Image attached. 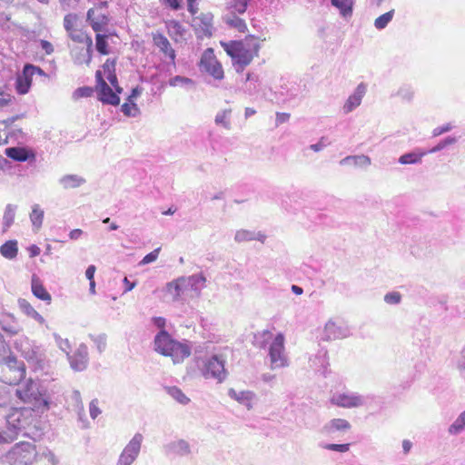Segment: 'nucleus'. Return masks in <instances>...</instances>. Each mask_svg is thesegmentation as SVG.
<instances>
[{"mask_svg": "<svg viewBox=\"0 0 465 465\" xmlns=\"http://www.w3.org/2000/svg\"><path fill=\"white\" fill-rule=\"evenodd\" d=\"M33 420L34 410L29 408H15L6 417L8 426L16 432L31 425Z\"/></svg>", "mask_w": 465, "mask_h": 465, "instance_id": "obj_12", "label": "nucleus"}, {"mask_svg": "<svg viewBox=\"0 0 465 465\" xmlns=\"http://www.w3.org/2000/svg\"><path fill=\"white\" fill-rule=\"evenodd\" d=\"M165 27L168 35L174 42H178L183 38L185 28L179 21L174 19L168 20L165 22Z\"/></svg>", "mask_w": 465, "mask_h": 465, "instance_id": "obj_21", "label": "nucleus"}, {"mask_svg": "<svg viewBox=\"0 0 465 465\" xmlns=\"http://www.w3.org/2000/svg\"><path fill=\"white\" fill-rule=\"evenodd\" d=\"M401 294L399 292H391L385 295L384 300L388 303L396 304L401 302Z\"/></svg>", "mask_w": 465, "mask_h": 465, "instance_id": "obj_48", "label": "nucleus"}, {"mask_svg": "<svg viewBox=\"0 0 465 465\" xmlns=\"http://www.w3.org/2000/svg\"><path fill=\"white\" fill-rule=\"evenodd\" d=\"M291 114L288 113H277L276 114V125H280L289 121Z\"/></svg>", "mask_w": 465, "mask_h": 465, "instance_id": "obj_53", "label": "nucleus"}, {"mask_svg": "<svg viewBox=\"0 0 465 465\" xmlns=\"http://www.w3.org/2000/svg\"><path fill=\"white\" fill-rule=\"evenodd\" d=\"M35 75H39L45 79L49 77L41 67L32 64H25L22 73L15 79V88L18 94L24 95L29 93Z\"/></svg>", "mask_w": 465, "mask_h": 465, "instance_id": "obj_8", "label": "nucleus"}, {"mask_svg": "<svg viewBox=\"0 0 465 465\" xmlns=\"http://www.w3.org/2000/svg\"><path fill=\"white\" fill-rule=\"evenodd\" d=\"M240 14H229L227 12L224 21L230 27L240 33H245L248 29L246 22L239 16Z\"/></svg>", "mask_w": 465, "mask_h": 465, "instance_id": "obj_24", "label": "nucleus"}, {"mask_svg": "<svg viewBox=\"0 0 465 465\" xmlns=\"http://www.w3.org/2000/svg\"><path fill=\"white\" fill-rule=\"evenodd\" d=\"M451 128H452V126H451L450 124H444L442 126H438L435 129H433L432 135L435 136V137L439 136V135H440V134H442L444 133L449 132L450 130H451Z\"/></svg>", "mask_w": 465, "mask_h": 465, "instance_id": "obj_51", "label": "nucleus"}, {"mask_svg": "<svg viewBox=\"0 0 465 465\" xmlns=\"http://www.w3.org/2000/svg\"><path fill=\"white\" fill-rule=\"evenodd\" d=\"M361 99L360 98V95H351L343 106L345 113L351 112L354 108L361 104Z\"/></svg>", "mask_w": 465, "mask_h": 465, "instance_id": "obj_39", "label": "nucleus"}, {"mask_svg": "<svg viewBox=\"0 0 465 465\" xmlns=\"http://www.w3.org/2000/svg\"><path fill=\"white\" fill-rule=\"evenodd\" d=\"M0 253L6 259H14L18 253L17 242L10 240L0 247Z\"/></svg>", "mask_w": 465, "mask_h": 465, "instance_id": "obj_26", "label": "nucleus"}, {"mask_svg": "<svg viewBox=\"0 0 465 465\" xmlns=\"http://www.w3.org/2000/svg\"><path fill=\"white\" fill-rule=\"evenodd\" d=\"M191 25L198 38L211 37L213 29V15L211 12L200 13L192 17Z\"/></svg>", "mask_w": 465, "mask_h": 465, "instance_id": "obj_13", "label": "nucleus"}, {"mask_svg": "<svg viewBox=\"0 0 465 465\" xmlns=\"http://www.w3.org/2000/svg\"><path fill=\"white\" fill-rule=\"evenodd\" d=\"M202 373L205 379H214L223 382L227 377L225 359L220 355H213L203 361Z\"/></svg>", "mask_w": 465, "mask_h": 465, "instance_id": "obj_9", "label": "nucleus"}, {"mask_svg": "<svg viewBox=\"0 0 465 465\" xmlns=\"http://www.w3.org/2000/svg\"><path fill=\"white\" fill-rule=\"evenodd\" d=\"M90 415L93 419H95L98 414L100 413V411L97 407V402L95 401H93L91 403H90Z\"/></svg>", "mask_w": 465, "mask_h": 465, "instance_id": "obj_56", "label": "nucleus"}, {"mask_svg": "<svg viewBox=\"0 0 465 465\" xmlns=\"http://www.w3.org/2000/svg\"><path fill=\"white\" fill-rule=\"evenodd\" d=\"M170 86L176 87L193 84V80L184 76L176 75L168 82Z\"/></svg>", "mask_w": 465, "mask_h": 465, "instance_id": "obj_41", "label": "nucleus"}, {"mask_svg": "<svg viewBox=\"0 0 465 465\" xmlns=\"http://www.w3.org/2000/svg\"><path fill=\"white\" fill-rule=\"evenodd\" d=\"M5 155L17 162L35 161V153L33 150L25 147H9L5 151Z\"/></svg>", "mask_w": 465, "mask_h": 465, "instance_id": "obj_18", "label": "nucleus"}, {"mask_svg": "<svg viewBox=\"0 0 465 465\" xmlns=\"http://www.w3.org/2000/svg\"><path fill=\"white\" fill-rule=\"evenodd\" d=\"M228 393L231 398L245 406L248 410H252L255 404V394L252 391H236L234 389H230Z\"/></svg>", "mask_w": 465, "mask_h": 465, "instance_id": "obj_19", "label": "nucleus"}, {"mask_svg": "<svg viewBox=\"0 0 465 465\" xmlns=\"http://www.w3.org/2000/svg\"><path fill=\"white\" fill-rule=\"evenodd\" d=\"M166 392L181 404H187L190 399L176 386L165 387Z\"/></svg>", "mask_w": 465, "mask_h": 465, "instance_id": "obj_30", "label": "nucleus"}, {"mask_svg": "<svg viewBox=\"0 0 465 465\" xmlns=\"http://www.w3.org/2000/svg\"><path fill=\"white\" fill-rule=\"evenodd\" d=\"M324 333L327 340L338 339L343 336L341 327L334 322H328L326 323Z\"/></svg>", "mask_w": 465, "mask_h": 465, "instance_id": "obj_28", "label": "nucleus"}, {"mask_svg": "<svg viewBox=\"0 0 465 465\" xmlns=\"http://www.w3.org/2000/svg\"><path fill=\"white\" fill-rule=\"evenodd\" d=\"M142 441V434H135L120 455L117 465H131L140 451Z\"/></svg>", "mask_w": 465, "mask_h": 465, "instance_id": "obj_15", "label": "nucleus"}, {"mask_svg": "<svg viewBox=\"0 0 465 465\" xmlns=\"http://www.w3.org/2000/svg\"><path fill=\"white\" fill-rule=\"evenodd\" d=\"M411 447H412V443L409 440H404L402 441V448H403L404 453H408L411 450Z\"/></svg>", "mask_w": 465, "mask_h": 465, "instance_id": "obj_63", "label": "nucleus"}, {"mask_svg": "<svg viewBox=\"0 0 465 465\" xmlns=\"http://www.w3.org/2000/svg\"><path fill=\"white\" fill-rule=\"evenodd\" d=\"M9 399L10 397L5 389L0 387V406H5L8 402Z\"/></svg>", "mask_w": 465, "mask_h": 465, "instance_id": "obj_55", "label": "nucleus"}, {"mask_svg": "<svg viewBox=\"0 0 465 465\" xmlns=\"http://www.w3.org/2000/svg\"><path fill=\"white\" fill-rule=\"evenodd\" d=\"M155 351L170 357L174 364L183 362L191 355L188 344L174 340L166 331H161L154 338Z\"/></svg>", "mask_w": 465, "mask_h": 465, "instance_id": "obj_3", "label": "nucleus"}, {"mask_svg": "<svg viewBox=\"0 0 465 465\" xmlns=\"http://www.w3.org/2000/svg\"><path fill=\"white\" fill-rule=\"evenodd\" d=\"M394 10L391 9L389 12L380 15L374 21V25L377 29L381 30L385 28L388 24L392 20Z\"/></svg>", "mask_w": 465, "mask_h": 465, "instance_id": "obj_34", "label": "nucleus"}, {"mask_svg": "<svg viewBox=\"0 0 465 465\" xmlns=\"http://www.w3.org/2000/svg\"><path fill=\"white\" fill-rule=\"evenodd\" d=\"M198 0H186L187 2V9L190 15L193 16L198 15L199 6L197 4Z\"/></svg>", "mask_w": 465, "mask_h": 465, "instance_id": "obj_49", "label": "nucleus"}, {"mask_svg": "<svg viewBox=\"0 0 465 465\" xmlns=\"http://www.w3.org/2000/svg\"><path fill=\"white\" fill-rule=\"evenodd\" d=\"M325 449L330 450L339 451V452H346L350 450V444L349 443H345V444L331 443V444H327L325 446Z\"/></svg>", "mask_w": 465, "mask_h": 465, "instance_id": "obj_47", "label": "nucleus"}, {"mask_svg": "<svg viewBox=\"0 0 465 465\" xmlns=\"http://www.w3.org/2000/svg\"><path fill=\"white\" fill-rule=\"evenodd\" d=\"M116 59L108 58L102 65L101 69L96 72H100L102 77L108 80L110 84L118 92L122 93L123 88L118 84V79L116 75Z\"/></svg>", "mask_w": 465, "mask_h": 465, "instance_id": "obj_17", "label": "nucleus"}, {"mask_svg": "<svg viewBox=\"0 0 465 465\" xmlns=\"http://www.w3.org/2000/svg\"><path fill=\"white\" fill-rule=\"evenodd\" d=\"M12 101V96L8 94H5L2 88H0V108L8 105Z\"/></svg>", "mask_w": 465, "mask_h": 465, "instance_id": "obj_52", "label": "nucleus"}, {"mask_svg": "<svg viewBox=\"0 0 465 465\" xmlns=\"http://www.w3.org/2000/svg\"><path fill=\"white\" fill-rule=\"evenodd\" d=\"M349 429H351V424L344 419H332L324 426V430L329 433L335 430H347Z\"/></svg>", "mask_w": 465, "mask_h": 465, "instance_id": "obj_27", "label": "nucleus"}, {"mask_svg": "<svg viewBox=\"0 0 465 465\" xmlns=\"http://www.w3.org/2000/svg\"><path fill=\"white\" fill-rule=\"evenodd\" d=\"M160 250H161V248H156L150 253L146 254L143 258V260L140 262V264L144 265V264H148V263H151V262L156 261L159 256Z\"/></svg>", "mask_w": 465, "mask_h": 465, "instance_id": "obj_44", "label": "nucleus"}, {"mask_svg": "<svg viewBox=\"0 0 465 465\" xmlns=\"http://www.w3.org/2000/svg\"><path fill=\"white\" fill-rule=\"evenodd\" d=\"M269 355L272 368L287 366V359L284 355V337L279 333L270 346Z\"/></svg>", "mask_w": 465, "mask_h": 465, "instance_id": "obj_14", "label": "nucleus"}, {"mask_svg": "<svg viewBox=\"0 0 465 465\" xmlns=\"http://www.w3.org/2000/svg\"><path fill=\"white\" fill-rule=\"evenodd\" d=\"M15 217V206L8 204L5 208L3 221H4V231L5 232L10 228V226L14 223Z\"/></svg>", "mask_w": 465, "mask_h": 465, "instance_id": "obj_32", "label": "nucleus"}, {"mask_svg": "<svg viewBox=\"0 0 465 465\" xmlns=\"http://www.w3.org/2000/svg\"><path fill=\"white\" fill-rule=\"evenodd\" d=\"M121 109L125 116H134L138 113L137 105L131 101L122 104Z\"/></svg>", "mask_w": 465, "mask_h": 465, "instance_id": "obj_40", "label": "nucleus"}, {"mask_svg": "<svg viewBox=\"0 0 465 465\" xmlns=\"http://www.w3.org/2000/svg\"><path fill=\"white\" fill-rule=\"evenodd\" d=\"M96 268L94 265H90L86 269L85 276L89 280V282L94 281V273H95Z\"/></svg>", "mask_w": 465, "mask_h": 465, "instance_id": "obj_58", "label": "nucleus"}, {"mask_svg": "<svg viewBox=\"0 0 465 465\" xmlns=\"http://www.w3.org/2000/svg\"><path fill=\"white\" fill-rule=\"evenodd\" d=\"M198 0H186L187 2V9L190 15L193 16L198 15L199 6L197 4Z\"/></svg>", "mask_w": 465, "mask_h": 465, "instance_id": "obj_50", "label": "nucleus"}, {"mask_svg": "<svg viewBox=\"0 0 465 465\" xmlns=\"http://www.w3.org/2000/svg\"><path fill=\"white\" fill-rule=\"evenodd\" d=\"M153 45L160 50V52L167 58L170 59L173 64H175L176 53L172 47L168 38L161 32L152 34Z\"/></svg>", "mask_w": 465, "mask_h": 465, "instance_id": "obj_16", "label": "nucleus"}, {"mask_svg": "<svg viewBox=\"0 0 465 465\" xmlns=\"http://www.w3.org/2000/svg\"><path fill=\"white\" fill-rule=\"evenodd\" d=\"M30 219L32 223L39 229L43 223L44 220V211L40 209L39 205L35 204L33 209L32 213H30Z\"/></svg>", "mask_w": 465, "mask_h": 465, "instance_id": "obj_33", "label": "nucleus"}, {"mask_svg": "<svg viewBox=\"0 0 465 465\" xmlns=\"http://www.w3.org/2000/svg\"><path fill=\"white\" fill-rule=\"evenodd\" d=\"M332 404L342 408H353L361 404V398L345 393L333 395L331 399Z\"/></svg>", "mask_w": 465, "mask_h": 465, "instance_id": "obj_20", "label": "nucleus"}, {"mask_svg": "<svg viewBox=\"0 0 465 465\" xmlns=\"http://www.w3.org/2000/svg\"><path fill=\"white\" fill-rule=\"evenodd\" d=\"M94 88L90 86H84L77 88L74 93V96L76 99L84 98V97H91L94 92Z\"/></svg>", "mask_w": 465, "mask_h": 465, "instance_id": "obj_42", "label": "nucleus"}, {"mask_svg": "<svg viewBox=\"0 0 465 465\" xmlns=\"http://www.w3.org/2000/svg\"><path fill=\"white\" fill-rule=\"evenodd\" d=\"M124 284L125 286V292H130L135 287V282H131L127 277L124 279Z\"/></svg>", "mask_w": 465, "mask_h": 465, "instance_id": "obj_61", "label": "nucleus"}, {"mask_svg": "<svg viewBox=\"0 0 465 465\" xmlns=\"http://www.w3.org/2000/svg\"><path fill=\"white\" fill-rule=\"evenodd\" d=\"M231 111H223L220 114H218L215 117V122L216 124H223L225 128H229L230 127V123H229V114H230Z\"/></svg>", "mask_w": 465, "mask_h": 465, "instance_id": "obj_43", "label": "nucleus"}, {"mask_svg": "<svg viewBox=\"0 0 465 465\" xmlns=\"http://www.w3.org/2000/svg\"><path fill=\"white\" fill-rule=\"evenodd\" d=\"M94 90L97 94L98 99L106 104L118 105L120 104V97L118 93L111 84L109 85L100 72H95V85Z\"/></svg>", "mask_w": 465, "mask_h": 465, "instance_id": "obj_11", "label": "nucleus"}, {"mask_svg": "<svg viewBox=\"0 0 465 465\" xmlns=\"http://www.w3.org/2000/svg\"><path fill=\"white\" fill-rule=\"evenodd\" d=\"M331 5L337 7L343 16H351L352 14V0H331Z\"/></svg>", "mask_w": 465, "mask_h": 465, "instance_id": "obj_29", "label": "nucleus"}, {"mask_svg": "<svg viewBox=\"0 0 465 465\" xmlns=\"http://www.w3.org/2000/svg\"><path fill=\"white\" fill-rule=\"evenodd\" d=\"M250 0H224V8L229 14H244Z\"/></svg>", "mask_w": 465, "mask_h": 465, "instance_id": "obj_22", "label": "nucleus"}, {"mask_svg": "<svg viewBox=\"0 0 465 465\" xmlns=\"http://www.w3.org/2000/svg\"><path fill=\"white\" fill-rule=\"evenodd\" d=\"M365 91H366V87L363 84H361L358 85L357 89H356V92H355V95H360V98L361 99L362 96L364 95L365 94Z\"/></svg>", "mask_w": 465, "mask_h": 465, "instance_id": "obj_62", "label": "nucleus"}, {"mask_svg": "<svg viewBox=\"0 0 465 465\" xmlns=\"http://www.w3.org/2000/svg\"><path fill=\"white\" fill-rule=\"evenodd\" d=\"M22 306L24 307L25 311L28 315H31L33 317H36L39 315L38 312L30 305V303L24 302Z\"/></svg>", "mask_w": 465, "mask_h": 465, "instance_id": "obj_57", "label": "nucleus"}, {"mask_svg": "<svg viewBox=\"0 0 465 465\" xmlns=\"http://www.w3.org/2000/svg\"><path fill=\"white\" fill-rule=\"evenodd\" d=\"M95 33V48L97 52L102 55L109 54L108 38L111 35L105 32H94Z\"/></svg>", "mask_w": 465, "mask_h": 465, "instance_id": "obj_25", "label": "nucleus"}, {"mask_svg": "<svg viewBox=\"0 0 465 465\" xmlns=\"http://www.w3.org/2000/svg\"><path fill=\"white\" fill-rule=\"evenodd\" d=\"M40 45L46 54H51L54 52L53 45L50 42L46 40H41Z\"/></svg>", "mask_w": 465, "mask_h": 465, "instance_id": "obj_54", "label": "nucleus"}, {"mask_svg": "<svg viewBox=\"0 0 465 465\" xmlns=\"http://www.w3.org/2000/svg\"><path fill=\"white\" fill-rule=\"evenodd\" d=\"M83 234V231L81 229H74L70 232L69 237L72 240L79 239Z\"/></svg>", "mask_w": 465, "mask_h": 465, "instance_id": "obj_59", "label": "nucleus"}, {"mask_svg": "<svg viewBox=\"0 0 465 465\" xmlns=\"http://www.w3.org/2000/svg\"><path fill=\"white\" fill-rule=\"evenodd\" d=\"M70 359V364L73 369L75 371H82L86 366V357L84 355L79 354H74L69 357Z\"/></svg>", "mask_w": 465, "mask_h": 465, "instance_id": "obj_37", "label": "nucleus"}, {"mask_svg": "<svg viewBox=\"0 0 465 465\" xmlns=\"http://www.w3.org/2000/svg\"><path fill=\"white\" fill-rule=\"evenodd\" d=\"M221 45L232 59V65L237 73H242L255 57L259 56L261 40L255 35H246L242 40L221 42Z\"/></svg>", "mask_w": 465, "mask_h": 465, "instance_id": "obj_1", "label": "nucleus"}, {"mask_svg": "<svg viewBox=\"0 0 465 465\" xmlns=\"http://www.w3.org/2000/svg\"><path fill=\"white\" fill-rule=\"evenodd\" d=\"M17 438V432L12 431L10 433L8 432H0V443L1 444H7L13 442Z\"/></svg>", "mask_w": 465, "mask_h": 465, "instance_id": "obj_45", "label": "nucleus"}, {"mask_svg": "<svg viewBox=\"0 0 465 465\" xmlns=\"http://www.w3.org/2000/svg\"><path fill=\"white\" fill-rule=\"evenodd\" d=\"M154 323L158 328L162 329L161 331H165L164 330V327H165V319L164 318H162V317L154 318Z\"/></svg>", "mask_w": 465, "mask_h": 465, "instance_id": "obj_60", "label": "nucleus"}, {"mask_svg": "<svg viewBox=\"0 0 465 465\" xmlns=\"http://www.w3.org/2000/svg\"><path fill=\"white\" fill-rule=\"evenodd\" d=\"M64 27L68 37L73 42L85 45L86 51L89 54L87 61L89 64L91 61V54L93 52V39L80 25L78 15L73 13L67 14L64 17Z\"/></svg>", "mask_w": 465, "mask_h": 465, "instance_id": "obj_5", "label": "nucleus"}, {"mask_svg": "<svg viewBox=\"0 0 465 465\" xmlns=\"http://www.w3.org/2000/svg\"><path fill=\"white\" fill-rule=\"evenodd\" d=\"M205 277L202 274L180 277L166 284V292L173 301H178L184 295L199 296L201 290L205 287Z\"/></svg>", "mask_w": 465, "mask_h": 465, "instance_id": "obj_4", "label": "nucleus"}, {"mask_svg": "<svg viewBox=\"0 0 465 465\" xmlns=\"http://www.w3.org/2000/svg\"><path fill=\"white\" fill-rule=\"evenodd\" d=\"M61 182L64 188H74L80 186L84 180L77 175H66Z\"/></svg>", "mask_w": 465, "mask_h": 465, "instance_id": "obj_36", "label": "nucleus"}, {"mask_svg": "<svg viewBox=\"0 0 465 465\" xmlns=\"http://www.w3.org/2000/svg\"><path fill=\"white\" fill-rule=\"evenodd\" d=\"M7 465H55L54 455L49 450L39 451L37 446L29 441L15 443L4 455Z\"/></svg>", "mask_w": 465, "mask_h": 465, "instance_id": "obj_2", "label": "nucleus"}, {"mask_svg": "<svg viewBox=\"0 0 465 465\" xmlns=\"http://www.w3.org/2000/svg\"><path fill=\"white\" fill-rule=\"evenodd\" d=\"M107 1H101L95 4L86 13V21L94 32H105L110 24V14Z\"/></svg>", "mask_w": 465, "mask_h": 465, "instance_id": "obj_7", "label": "nucleus"}, {"mask_svg": "<svg viewBox=\"0 0 465 465\" xmlns=\"http://www.w3.org/2000/svg\"><path fill=\"white\" fill-rule=\"evenodd\" d=\"M25 376L23 362H18L15 357H7L0 363V380L8 385H17Z\"/></svg>", "mask_w": 465, "mask_h": 465, "instance_id": "obj_6", "label": "nucleus"}, {"mask_svg": "<svg viewBox=\"0 0 465 465\" xmlns=\"http://www.w3.org/2000/svg\"><path fill=\"white\" fill-rule=\"evenodd\" d=\"M459 367L460 369H463L465 370V347L463 348V350L461 351V361L459 363Z\"/></svg>", "mask_w": 465, "mask_h": 465, "instance_id": "obj_64", "label": "nucleus"}, {"mask_svg": "<svg viewBox=\"0 0 465 465\" xmlns=\"http://www.w3.org/2000/svg\"><path fill=\"white\" fill-rule=\"evenodd\" d=\"M32 292L35 297L42 301L47 302L48 303H50L52 300L51 295L36 276H33L32 278Z\"/></svg>", "mask_w": 465, "mask_h": 465, "instance_id": "obj_23", "label": "nucleus"}, {"mask_svg": "<svg viewBox=\"0 0 465 465\" xmlns=\"http://www.w3.org/2000/svg\"><path fill=\"white\" fill-rule=\"evenodd\" d=\"M465 428V411L457 418L452 425L449 428L450 433L457 434Z\"/></svg>", "mask_w": 465, "mask_h": 465, "instance_id": "obj_38", "label": "nucleus"}, {"mask_svg": "<svg viewBox=\"0 0 465 465\" xmlns=\"http://www.w3.org/2000/svg\"><path fill=\"white\" fill-rule=\"evenodd\" d=\"M426 154L427 152L405 153L400 157L399 162L401 164L417 163H420Z\"/></svg>", "mask_w": 465, "mask_h": 465, "instance_id": "obj_31", "label": "nucleus"}, {"mask_svg": "<svg viewBox=\"0 0 465 465\" xmlns=\"http://www.w3.org/2000/svg\"><path fill=\"white\" fill-rule=\"evenodd\" d=\"M162 4L172 10H180L183 6V0H161Z\"/></svg>", "mask_w": 465, "mask_h": 465, "instance_id": "obj_46", "label": "nucleus"}, {"mask_svg": "<svg viewBox=\"0 0 465 465\" xmlns=\"http://www.w3.org/2000/svg\"><path fill=\"white\" fill-rule=\"evenodd\" d=\"M199 66L202 71L207 73L215 80H223L224 78V70L222 63L217 59L214 50L207 48L203 51Z\"/></svg>", "mask_w": 465, "mask_h": 465, "instance_id": "obj_10", "label": "nucleus"}, {"mask_svg": "<svg viewBox=\"0 0 465 465\" xmlns=\"http://www.w3.org/2000/svg\"><path fill=\"white\" fill-rule=\"evenodd\" d=\"M32 387V381H28L22 388L16 390L17 397L25 402L28 401L33 395L31 392Z\"/></svg>", "mask_w": 465, "mask_h": 465, "instance_id": "obj_35", "label": "nucleus"}]
</instances>
